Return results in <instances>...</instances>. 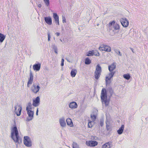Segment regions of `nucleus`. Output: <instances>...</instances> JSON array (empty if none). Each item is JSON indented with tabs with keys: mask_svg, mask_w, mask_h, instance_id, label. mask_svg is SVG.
<instances>
[{
	"mask_svg": "<svg viewBox=\"0 0 148 148\" xmlns=\"http://www.w3.org/2000/svg\"><path fill=\"white\" fill-rule=\"evenodd\" d=\"M41 64L40 63H38L34 64L33 66V68L34 71H38L40 68Z\"/></svg>",
	"mask_w": 148,
	"mask_h": 148,
	"instance_id": "16",
	"label": "nucleus"
},
{
	"mask_svg": "<svg viewBox=\"0 0 148 148\" xmlns=\"http://www.w3.org/2000/svg\"><path fill=\"white\" fill-rule=\"evenodd\" d=\"M103 125V120H101L100 121V125L102 127Z\"/></svg>",
	"mask_w": 148,
	"mask_h": 148,
	"instance_id": "36",
	"label": "nucleus"
},
{
	"mask_svg": "<svg viewBox=\"0 0 148 148\" xmlns=\"http://www.w3.org/2000/svg\"><path fill=\"white\" fill-rule=\"evenodd\" d=\"M40 88L38 84V85L33 84L31 87V90L34 93L36 94L39 91Z\"/></svg>",
	"mask_w": 148,
	"mask_h": 148,
	"instance_id": "8",
	"label": "nucleus"
},
{
	"mask_svg": "<svg viewBox=\"0 0 148 148\" xmlns=\"http://www.w3.org/2000/svg\"><path fill=\"white\" fill-rule=\"evenodd\" d=\"M56 53H57V52H56Z\"/></svg>",
	"mask_w": 148,
	"mask_h": 148,
	"instance_id": "44",
	"label": "nucleus"
},
{
	"mask_svg": "<svg viewBox=\"0 0 148 148\" xmlns=\"http://www.w3.org/2000/svg\"><path fill=\"white\" fill-rule=\"evenodd\" d=\"M50 34H48V41H49L50 40Z\"/></svg>",
	"mask_w": 148,
	"mask_h": 148,
	"instance_id": "38",
	"label": "nucleus"
},
{
	"mask_svg": "<svg viewBox=\"0 0 148 148\" xmlns=\"http://www.w3.org/2000/svg\"><path fill=\"white\" fill-rule=\"evenodd\" d=\"M77 72V70L75 69H73L71 70V75L72 77H74Z\"/></svg>",
	"mask_w": 148,
	"mask_h": 148,
	"instance_id": "20",
	"label": "nucleus"
},
{
	"mask_svg": "<svg viewBox=\"0 0 148 148\" xmlns=\"http://www.w3.org/2000/svg\"><path fill=\"white\" fill-rule=\"evenodd\" d=\"M101 72V69L100 65L98 64L96 67V70L95 72V77L97 79L99 77Z\"/></svg>",
	"mask_w": 148,
	"mask_h": 148,
	"instance_id": "4",
	"label": "nucleus"
},
{
	"mask_svg": "<svg viewBox=\"0 0 148 148\" xmlns=\"http://www.w3.org/2000/svg\"><path fill=\"white\" fill-rule=\"evenodd\" d=\"M99 49L101 51L108 52H110L111 51V49L110 47L104 45H101L99 47Z\"/></svg>",
	"mask_w": 148,
	"mask_h": 148,
	"instance_id": "6",
	"label": "nucleus"
},
{
	"mask_svg": "<svg viewBox=\"0 0 148 148\" xmlns=\"http://www.w3.org/2000/svg\"><path fill=\"white\" fill-rule=\"evenodd\" d=\"M93 122L92 121H90L88 120V127L91 128L93 126Z\"/></svg>",
	"mask_w": 148,
	"mask_h": 148,
	"instance_id": "27",
	"label": "nucleus"
},
{
	"mask_svg": "<svg viewBox=\"0 0 148 148\" xmlns=\"http://www.w3.org/2000/svg\"><path fill=\"white\" fill-rule=\"evenodd\" d=\"M56 53H57V52H56Z\"/></svg>",
	"mask_w": 148,
	"mask_h": 148,
	"instance_id": "43",
	"label": "nucleus"
},
{
	"mask_svg": "<svg viewBox=\"0 0 148 148\" xmlns=\"http://www.w3.org/2000/svg\"><path fill=\"white\" fill-rule=\"evenodd\" d=\"M101 97L102 101L107 99V96L106 91V89L104 88H103L102 90Z\"/></svg>",
	"mask_w": 148,
	"mask_h": 148,
	"instance_id": "10",
	"label": "nucleus"
},
{
	"mask_svg": "<svg viewBox=\"0 0 148 148\" xmlns=\"http://www.w3.org/2000/svg\"><path fill=\"white\" fill-rule=\"evenodd\" d=\"M113 27L114 30H117L120 29V26L117 23H114L113 25Z\"/></svg>",
	"mask_w": 148,
	"mask_h": 148,
	"instance_id": "25",
	"label": "nucleus"
},
{
	"mask_svg": "<svg viewBox=\"0 0 148 148\" xmlns=\"http://www.w3.org/2000/svg\"><path fill=\"white\" fill-rule=\"evenodd\" d=\"M120 21L122 25L124 27H127L129 25L128 20L125 18H122L120 19Z\"/></svg>",
	"mask_w": 148,
	"mask_h": 148,
	"instance_id": "7",
	"label": "nucleus"
},
{
	"mask_svg": "<svg viewBox=\"0 0 148 148\" xmlns=\"http://www.w3.org/2000/svg\"><path fill=\"white\" fill-rule=\"evenodd\" d=\"M55 34L57 36H58L60 35V33L59 32H56L55 33Z\"/></svg>",
	"mask_w": 148,
	"mask_h": 148,
	"instance_id": "39",
	"label": "nucleus"
},
{
	"mask_svg": "<svg viewBox=\"0 0 148 148\" xmlns=\"http://www.w3.org/2000/svg\"><path fill=\"white\" fill-rule=\"evenodd\" d=\"M32 104L31 103H29L26 107V110L27 114L29 118V120H31L33 118L34 111L32 110Z\"/></svg>",
	"mask_w": 148,
	"mask_h": 148,
	"instance_id": "3",
	"label": "nucleus"
},
{
	"mask_svg": "<svg viewBox=\"0 0 148 148\" xmlns=\"http://www.w3.org/2000/svg\"><path fill=\"white\" fill-rule=\"evenodd\" d=\"M102 103L103 102L104 103L106 106H108L109 103V101L107 99L102 101Z\"/></svg>",
	"mask_w": 148,
	"mask_h": 148,
	"instance_id": "29",
	"label": "nucleus"
},
{
	"mask_svg": "<svg viewBox=\"0 0 148 148\" xmlns=\"http://www.w3.org/2000/svg\"><path fill=\"white\" fill-rule=\"evenodd\" d=\"M69 107L72 109H74L76 108L77 107V105L75 102H72L70 103L69 104Z\"/></svg>",
	"mask_w": 148,
	"mask_h": 148,
	"instance_id": "17",
	"label": "nucleus"
},
{
	"mask_svg": "<svg viewBox=\"0 0 148 148\" xmlns=\"http://www.w3.org/2000/svg\"><path fill=\"white\" fill-rule=\"evenodd\" d=\"M5 38V36L3 34L0 33V41L2 42Z\"/></svg>",
	"mask_w": 148,
	"mask_h": 148,
	"instance_id": "23",
	"label": "nucleus"
},
{
	"mask_svg": "<svg viewBox=\"0 0 148 148\" xmlns=\"http://www.w3.org/2000/svg\"><path fill=\"white\" fill-rule=\"evenodd\" d=\"M45 21L46 23L49 25L52 24V19L50 16L45 17L44 18Z\"/></svg>",
	"mask_w": 148,
	"mask_h": 148,
	"instance_id": "15",
	"label": "nucleus"
},
{
	"mask_svg": "<svg viewBox=\"0 0 148 148\" xmlns=\"http://www.w3.org/2000/svg\"><path fill=\"white\" fill-rule=\"evenodd\" d=\"M66 122L68 125L70 127L73 126V124L71 119L69 118H67L66 120Z\"/></svg>",
	"mask_w": 148,
	"mask_h": 148,
	"instance_id": "18",
	"label": "nucleus"
},
{
	"mask_svg": "<svg viewBox=\"0 0 148 148\" xmlns=\"http://www.w3.org/2000/svg\"><path fill=\"white\" fill-rule=\"evenodd\" d=\"M38 108H37V110H36V115H38Z\"/></svg>",
	"mask_w": 148,
	"mask_h": 148,
	"instance_id": "40",
	"label": "nucleus"
},
{
	"mask_svg": "<svg viewBox=\"0 0 148 148\" xmlns=\"http://www.w3.org/2000/svg\"><path fill=\"white\" fill-rule=\"evenodd\" d=\"M15 112L16 113L17 116H19L21 114L22 110V108L21 106L19 105H16L14 107Z\"/></svg>",
	"mask_w": 148,
	"mask_h": 148,
	"instance_id": "9",
	"label": "nucleus"
},
{
	"mask_svg": "<svg viewBox=\"0 0 148 148\" xmlns=\"http://www.w3.org/2000/svg\"><path fill=\"white\" fill-rule=\"evenodd\" d=\"M116 65L115 62H113L108 66V69L110 73L109 74L110 77H106V85L109 84L110 83V79L113 77L115 72L113 71L115 69Z\"/></svg>",
	"mask_w": 148,
	"mask_h": 148,
	"instance_id": "2",
	"label": "nucleus"
},
{
	"mask_svg": "<svg viewBox=\"0 0 148 148\" xmlns=\"http://www.w3.org/2000/svg\"><path fill=\"white\" fill-rule=\"evenodd\" d=\"M44 1L47 6H48L49 5V0H44Z\"/></svg>",
	"mask_w": 148,
	"mask_h": 148,
	"instance_id": "34",
	"label": "nucleus"
},
{
	"mask_svg": "<svg viewBox=\"0 0 148 148\" xmlns=\"http://www.w3.org/2000/svg\"><path fill=\"white\" fill-rule=\"evenodd\" d=\"M86 55L87 56H91L93 55V51H88Z\"/></svg>",
	"mask_w": 148,
	"mask_h": 148,
	"instance_id": "30",
	"label": "nucleus"
},
{
	"mask_svg": "<svg viewBox=\"0 0 148 148\" xmlns=\"http://www.w3.org/2000/svg\"><path fill=\"white\" fill-rule=\"evenodd\" d=\"M131 49L132 50V52L133 53H134V51H133V49L132 48H131Z\"/></svg>",
	"mask_w": 148,
	"mask_h": 148,
	"instance_id": "41",
	"label": "nucleus"
},
{
	"mask_svg": "<svg viewBox=\"0 0 148 148\" xmlns=\"http://www.w3.org/2000/svg\"><path fill=\"white\" fill-rule=\"evenodd\" d=\"M90 117L92 120L93 121H94L95 120L96 116L95 115L91 114L90 116Z\"/></svg>",
	"mask_w": 148,
	"mask_h": 148,
	"instance_id": "31",
	"label": "nucleus"
},
{
	"mask_svg": "<svg viewBox=\"0 0 148 148\" xmlns=\"http://www.w3.org/2000/svg\"><path fill=\"white\" fill-rule=\"evenodd\" d=\"M93 55L97 56H99L100 54L99 52L97 50L93 51Z\"/></svg>",
	"mask_w": 148,
	"mask_h": 148,
	"instance_id": "28",
	"label": "nucleus"
},
{
	"mask_svg": "<svg viewBox=\"0 0 148 148\" xmlns=\"http://www.w3.org/2000/svg\"><path fill=\"white\" fill-rule=\"evenodd\" d=\"M115 22L114 21H113L111 22H110L108 24V27H110L112 26V25L115 23Z\"/></svg>",
	"mask_w": 148,
	"mask_h": 148,
	"instance_id": "33",
	"label": "nucleus"
},
{
	"mask_svg": "<svg viewBox=\"0 0 148 148\" xmlns=\"http://www.w3.org/2000/svg\"><path fill=\"white\" fill-rule=\"evenodd\" d=\"M11 136L15 143H21L22 140L19 136L16 126L12 128L11 130Z\"/></svg>",
	"mask_w": 148,
	"mask_h": 148,
	"instance_id": "1",
	"label": "nucleus"
},
{
	"mask_svg": "<svg viewBox=\"0 0 148 148\" xmlns=\"http://www.w3.org/2000/svg\"><path fill=\"white\" fill-rule=\"evenodd\" d=\"M64 59L62 58V60H61V65L62 66H63V65H64Z\"/></svg>",
	"mask_w": 148,
	"mask_h": 148,
	"instance_id": "35",
	"label": "nucleus"
},
{
	"mask_svg": "<svg viewBox=\"0 0 148 148\" xmlns=\"http://www.w3.org/2000/svg\"><path fill=\"white\" fill-rule=\"evenodd\" d=\"M59 122L61 126L64 127L65 126L66 123L64 119H60L59 120Z\"/></svg>",
	"mask_w": 148,
	"mask_h": 148,
	"instance_id": "21",
	"label": "nucleus"
},
{
	"mask_svg": "<svg viewBox=\"0 0 148 148\" xmlns=\"http://www.w3.org/2000/svg\"><path fill=\"white\" fill-rule=\"evenodd\" d=\"M62 21L63 23L66 22V20L64 17H62Z\"/></svg>",
	"mask_w": 148,
	"mask_h": 148,
	"instance_id": "37",
	"label": "nucleus"
},
{
	"mask_svg": "<svg viewBox=\"0 0 148 148\" xmlns=\"http://www.w3.org/2000/svg\"><path fill=\"white\" fill-rule=\"evenodd\" d=\"M23 141L24 144L26 147H30L32 146V142L28 136H24Z\"/></svg>",
	"mask_w": 148,
	"mask_h": 148,
	"instance_id": "5",
	"label": "nucleus"
},
{
	"mask_svg": "<svg viewBox=\"0 0 148 148\" xmlns=\"http://www.w3.org/2000/svg\"><path fill=\"white\" fill-rule=\"evenodd\" d=\"M40 99L39 97H37L36 99L33 101L32 105L34 107L38 106L40 103Z\"/></svg>",
	"mask_w": 148,
	"mask_h": 148,
	"instance_id": "13",
	"label": "nucleus"
},
{
	"mask_svg": "<svg viewBox=\"0 0 148 148\" xmlns=\"http://www.w3.org/2000/svg\"><path fill=\"white\" fill-rule=\"evenodd\" d=\"M33 80V75L31 72H30L29 74V77L28 78V81L27 83V86L29 87L31 85Z\"/></svg>",
	"mask_w": 148,
	"mask_h": 148,
	"instance_id": "12",
	"label": "nucleus"
},
{
	"mask_svg": "<svg viewBox=\"0 0 148 148\" xmlns=\"http://www.w3.org/2000/svg\"><path fill=\"white\" fill-rule=\"evenodd\" d=\"M124 128V125H122L121 127L119 128V129L117 131L118 133L119 134H121L123 132Z\"/></svg>",
	"mask_w": 148,
	"mask_h": 148,
	"instance_id": "19",
	"label": "nucleus"
},
{
	"mask_svg": "<svg viewBox=\"0 0 148 148\" xmlns=\"http://www.w3.org/2000/svg\"><path fill=\"white\" fill-rule=\"evenodd\" d=\"M86 144L88 146L95 147L97 145L98 143L95 141H87L86 142Z\"/></svg>",
	"mask_w": 148,
	"mask_h": 148,
	"instance_id": "11",
	"label": "nucleus"
},
{
	"mask_svg": "<svg viewBox=\"0 0 148 148\" xmlns=\"http://www.w3.org/2000/svg\"><path fill=\"white\" fill-rule=\"evenodd\" d=\"M91 62V61L88 58H86L85 60V64H90Z\"/></svg>",
	"mask_w": 148,
	"mask_h": 148,
	"instance_id": "26",
	"label": "nucleus"
},
{
	"mask_svg": "<svg viewBox=\"0 0 148 148\" xmlns=\"http://www.w3.org/2000/svg\"><path fill=\"white\" fill-rule=\"evenodd\" d=\"M123 77L125 79L127 80L129 79L131 77L130 74L129 73L124 74L123 75Z\"/></svg>",
	"mask_w": 148,
	"mask_h": 148,
	"instance_id": "24",
	"label": "nucleus"
},
{
	"mask_svg": "<svg viewBox=\"0 0 148 148\" xmlns=\"http://www.w3.org/2000/svg\"><path fill=\"white\" fill-rule=\"evenodd\" d=\"M110 147L111 144L109 142L106 143L103 145L102 147V148H110Z\"/></svg>",
	"mask_w": 148,
	"mask_h": 148,
	"instance_id": "22",
	"label": "nucleus"
},
{
	"mask_svg": "<svg viewBox=\"0 0 148 148\" xmlns=\"http://www.w3.org/2000/svg\"><path fill=\"white\" fill-rule=\"evenodd\" d=\"M53 17L54 19L55 23L57 25H59V16L56 13H53Z\"/></svg>",
	"mask_w": 148,
	"mask_h": 148,
	"instance_id": "14",
	"label": "nucleus"
},
{
	"mask_svg": "<svg viewBox=\"0 0 148 148\" xmlns=\"http://www.w3.org/2000/svg\"><path fill=\"white\" fill-rule=\"evenodd\" d=\"M73 148H75L74 147H73Z\"/></svg>",
	"mask_w": 148,
	"mask_h": 148,
	"instance_id": "42",
	"label": "nucleus"
},
{
	"mask_svg": "<svg viewBox=\"0 0 148 148\" xmlns=\"http://www.w3.org/2000/svg\"><path fill=\"white\" fill-rule=\"evenodd\" d=\"M115 52L119 56H121L122 55L121 53L120 52L119 50L117 49H115L114 50Z\"/></svg>",
	"mask_w": 148,
	"mask_h": 148,
	"instance_id": "32",
	"label": "nucleus"
}]
</instances>
